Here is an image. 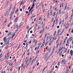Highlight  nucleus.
<instances>
[{
    "mask_svg": "<svg viewBox=\"0 0 73 73\" xmlns=\"http://www.w3.org/2000/svg\"><path fill=\"white\" fill-rule=\"evenodd\" d=\"M66 39H65L64 40V43H65L66 41Z\"/></svg>",
    "mask_w": 73,
    "mask_h": 73,
    "instance_id": "nucleus-55",
    "label": "nucleus"
},
{
    "mask_svg": "<svg viewBox=\"0 0 73 73\" xmlns=\"http://www.w3.org/2000/svg\"><path fill=\"white\" fill-rule=\"evenodd\" d=\"M33 7H31V8H30V10H31V11H32V9H33Z\"/></svg>",
    "mask_w": 73,
    "mask_h": 73,
    "instance_id": "nucleus-54",
    "label": "nucleus"
},
{
    "mask_svg": "<svg viewBox=\"0 0 73 73\" xmlns=\"http://www.w3.org/2000/svg\"><path fill=\"white\" fill-rule=\"evenodd\" d=\"M58 13H57L56 15V16L55 17V18H57V15H58Z\"/></svg>",
    "mask_w": 73,
    "mask_h": 73,
    "instance_id": "nucleus-49",
    "label": "nucleus"
},
{
    "mask_svg": "<svg viewBox=\"0 0 73 73\" xmlns=\"http://www.w3.org/2000/svg\"><path fill=\"white\" fill-rule=\"evenodd\" d=\"M9 1H7V2L6 3V4L7 5H8V4H9Z\"/></svg>",
    "mask_w": 73,
    "mask_h": 73,
    "instance_id": "nucleus-32",
    "label": "nucleus"
},
{
    "mask_svg": "<svg viewBox=\"0 0 73 73\" xmlns=\"http://www.w3.org/2000/svg\"><path fill=\"white\" fill-rule=\"evenodd\" d=\"M9 57V56H8L6 58V59H8Z\"/></svg>",
    "mask_w": 73,
    "mask_h": 73,
    "instance_id": "nucleus-53",
    "label": "nucleus"
},
{
    "mask_svg": "<svg viewBox=\"0 0 73 73\" xmlns=\"http://www.w3.org/2000/svg\"><path fill=\"white\" fill-rule=\"evenodd\" d=\"M44 44H45V40H43V42L42 44V46L40 47V48L42 49V48L44 47Z\"/></svg>",
    "mask_w": 73,
    "mask_h": 73,
    "instance_id": "nucleus-3",
    "label": "nucleus"
},
{
    "mask_svg": "<svg viewBox=\"0 0 73 73\" xmlns=\"http://www.w3.org/2000/svg\"><path fill=\"white\" fill-rule=\"evenodd\" d=\"M49 15H50V13H48V15L47 16V17H48L47 18H48L49 16Z\"/></svg>",
    "mask_w": 73,
    "mask_h": 73,
    "instance_id": "nucleus-25",
    "label": "nucleus"
},
{
    "mask_svg": "<svg viewBox=\"0 0 73 73\" xmlns=\"http://www.w3.org/2000/svg\"><path fill=\"white\" fill-rule=\"evenodd\" d=\"M46 57H48V54L46 53Z\"/></svg>",
    "mask_w": 73,
    "mask_h": 73,
    "instance_id": "nucleus-62",
    "label": "nucleus"
},
{
    "mask_svg": "<svg viewBox=\"0 0 73 73\" xmlns=\"http://www.w3.org/2000/svg\"><path fill=\"white\" fill-rule=\"evenodd\" d=\"M8 7V5L6 4L5 6V8H7V7Z\"/></svg>",
    "mask_w": 73,
    "mask_h": 73,
    "instance_id": "nucleus-17",
    "label": "nucleus"
},
{
    "mask_svg": "<svg viewBox=\"0 0 73 73\" xmlns=\"http://www.w3.org/2000/svg\"><path fill=\"white\" fill-rule=\"evenodd\" d=\"M23 1H22V2H21L20 3V4H21V5H20V6H21V4H23Z\"/></svg>",
    "mask_w": 73,
    "mask_h": 73,
    "instance_id": "nucleus-23",
    "label": "nucleus"
},
{
    "mask_svg": "<svg viewBox=\"0 0 73 73\" xmlns=\"http://www.w3.org/2000/svg\"><path fill=\"white\" fill-rule=\"evenodd\" d=\"M34 11V9H33L32 10H31V12L30 13V15H31V14H32V12H33V11Z\"/></svg>",
    "mask_w": 73,
    "mask_h": 73,
    "instance_id": "nucleus-27",
    "label": "nucleus"
},
{
    "mask_svg": "<svg viewBox=\"0 0 73 73\" xmlns=\"http://www.w3.org/2000/svg\"><path fill=\"white\" fill-rule=\"evenodd\" d=\"M55 20L56 21V23H57V21H58V19H55Z\"/></svg>",
    "mask_w": 73,
    "mask_h": 73,
    "instance_id": "nucleus-28",
    "label": "nucleus"
},
{
    "mask_svg": "<svg viewBox=\"0 0 73 73\" xmlns=\"http://www.w3.org/2000/svg\"><path fill=\"white\" fill-rule=\"evenodd\" d=\"M19 18L18 17H17L15 18V21H14V23H16L17 21V19H18Z\"/></svg>",
    "mask_w": 73,
    "mask_h": 73,
    "instance_id": "nucleus-8",
    "label": "nucleus"
},
{
    "mask_svg": "<svg viewBox=\"0 0 73 73\" xmlns=\"http://www.w3.org/2000/svg\"><path fill=\"white\" fill-rule=\"evenodd\" d=\"M48 38H49V36H47V37L46 38V40H48Z\"/></svg>",
    "mask_w": 73,
    "mask_h": 73,
    "instance_id": "nucleus-52",
    "label": "nucleus"
},
{
    "mask_svg": "<svg viewBox=\"0 0 73 73\" xmlns=\"http://www.w3.org/2000/svg\"><path fill=\"white\" fill-rule=\"evenodd\" d=\"M9 40H8L7 41V43H6V45H7V46H8V45H9Z\"/></svg>",
    "mask_w": 73,
    "mask_h": 73,
    "instance_id": "nucleus-12",
    "label": "nucleus"
},
{
    "mask_svg": "<svg viewBox=\"0 0 73 73\" xmlns=\"http://www.w3.org/2000/svg\"><path fill=\"white\" fill-rule=\"evenodd\" d=\"M39 5H40V3H38L36 5V9H37V8L39 6Z\"/></svg>",
    "mask_w": 73,
    "mask_h": 73,
    "instance_id": "nucleus-5",
    "label": "nucleus"
},
{
    "mask_svg": "<svg viewBox=\"0 0 73 73\" xmlns=\"http://www.w3.org/2000/svg\"><path fill=\"white\" fill-rule=\"evenodd\" d=\"M15 35H16V34H15V33H14L12 36H13V37H15Z\"/></svg>",
    "mask_w": 73,
    "mask_h": 73,
    "instance_id": "nucleus-47",
    "label": "nucleus"
},
{
    "mask_svg": "<svg viewBox=\"0 0 73 73\" xmlns=\"http://www.w3.org/2000/svg\"><path fill=\"white\" fill-rule=\"evenodd\" d=\"M73 40V38L72 37H70L69 39H68L67 41V43H68L69 42V41H70V42H71L72 41V40Z\"/></svg>",
    "mask_w": 73,
    "mask_h": 73,
    "instance_id": "nucleus-2",
    "label": "nucleus"
},
{
    "mask_svg": "<svg viewBox=\"0 0 73 73\" xmlns=\"http://www.w3.org/2000/svg\"><path fill=\"white\" fill-rule=\"evenodd\" d=\"M64 61H65L64 62ZM63 63H64V65H66V60L65 61V59H63L61 62V64H63Z\"/></svg>",
    "mask_w": 73,
    "mask_h": 73,
    "instance_id": "nucleus-1",
    "label": "nucleus"
},
{
    "mask_svg": "<svg viewBox=\"0 0 73 73\" xmlns=\"http://www.w3.org/2000/svg\"><path fill=\"white\" fill-rule=\"evenodd\" d=\"M37 57H38V55H36V56L35 58V60H36V58H37Z\"/></svg>",
    "mask_w": 73,
    "mask_h": 73,
    "instance_id": "nucleus-40",
    "label": "nucleus"
},
{
    "mask_svg": "<svg viewBox=\"0 0 73 73\" xmlns=\"http://www.w3.org/2000/svg\"><path fill=\"white\" fill-rule=\"evenodd\" d=\"M12 20V17L10 16V20Z\"/></svg>",
    "mask_w": 73,
    "mask_h": 73,
    "instance_id": "nucleus-63",
    "label": "nucleus"
},
{
    "mask_svg": "<svg viewBox=\"0 0 73 73\" xmlns=\"http://www.w3.org/2000/svg\"><path fill=\"white\" fill-rule=\"evenodd\" d=\"M4 46H5V45H3L1 46L2 48H3L4 47Z\"/></svg>",
    "mask_w": 73,
    "mask_h": 73,
    "instance_id": "nucleus-46",
    "label": "nucleus"
},
{
    "mask_svg": "<svg viewBox=\"0 0 73 73\" xmlns=\"http://www.w3.org/2000/svg\"><path fill=\"white\" fill-rule=\"evenodd\" d=\"M56 14V12H55L54 13V14L53 15V16H55V14Z\"/></svg>",
    "mask_w": 73,
    "mask_h": 73,
    "instance_id": "nucleus-58",
    "label": "nucleus"
},
{
    "mask_svg": "<svg viewBox=\"0 0 73 73\" xmlns=\"http://www.w3.org/2000/svg\"><path fill=\"white\" fill-rule=\"evenodd\" d=\"M11 63H12V62L11 61L9 62V65H11Z\"/></svg>",
    "mask_w": 73,
    "mask_h": 73,
    "instance_id": "nucleus-26",
    "label": "nucleus"
},
{
    "mask_svg": "<svg viewBox=\"0 0 73 73\" xmlns=\"http://www.w3.org/2000/svg\"><path fill=\"white\" fill-rule=\"evenodd\" d=\"M58 45H59V44H58L57 45H56V48H58Z\"/></svg>",
    "mask_w": 73,
    "mask_h": 73,
    "instance_id": "nucleus-36",
    "label": "nucleus"
},
{
    "mask_svg": "<svg viewBox=\"0 0 73 73\" xmlns=\"http://www.w3.org/2000/svg\"><path fill=\"white\" fill-rule=\"evenodd\" d=\"M39 52H40V50H38L36 53V54H37L38 53H39Z\"/></svg>",
    "mask_w": 73,
    "mask_h": 73,
    "instance_id": "nucleus-30",
    "label": "nucleus"
},
{
    "mask_svg": "<svg viewBox=\"0 0 73 73\" xmlns=\"http://www.w3.org/2000/svg\"><path fill=\"white\" fill-rule=\"evenodd\" d=\"M45 68H44L42 71V73H43L44 71H45Z\"/></svg>",
    "mask_w": 73,
    "mask_h": 73,
    "instance_id": "nucleus-35",
    "label": "nucleus"
},
{
    "mask_svg": "<svg viewBox=\"0 0 73 73\" xmlns=\"http://www.w3.org/2000/svg\"><path fill=\"white\" fill-rule=\"evenodd\" d=\"M52 41H51V42L49 44V45H51V44H52Z\"/></svg>",
    "mask_w": 73,
    "mask_h": 73,
    "instance_id": "nucleus-51",
    "label": "nucleus"
},
{
    "mask_svg": "<svg viewBox=\"0 0 73 73\" xmlns=\"http://www.w3.org/2000/svg\"><path fill=\"white\" fill-rule=\"evenodd\" d=\"M15 9H16V7H15V6L13 7V11H12V12H15Z\"/></svg>",
    "mask_w": 73,
    "mask_h": 73,
    "instance_id": "nucleus-11",
    "label": "nucleus"
},
{
    "mask_svg": "<svg viewBox=\"0 0 73 73\" xmlns=\"http://www.w3.org/2000/svg\"><path fill=\"white\" fill-rule=\"evenodd\" d=\"M69 17V15H68V14L67 13H66V17H65V19H67Z\"/></svg>",
    "mask_w": 73,
    "mask_h": 73,
    "instance_id": "nucleus-6",
    "label": "nucleus"
},
{
    "mask_svg": "<svg viewBox=\"0 0 73 73\" xmlns=\"http://www.w3.org/2000/svg\"><path fill=\"white\" fill-rule=\"evenodd\" d=\"M13 13H14V12L13 11H12L11 13L10 14V15L11 17H12V16H13Z\"/></svg>",
    "mask_w": 73,
    "mask_h": 73,
    "instance_id": "nucleus-10",
    "label": "nucleus"
},
{
    "mask_svg": "<svg viewBox=\"0 0 73 73\" xmlns=\"http://www.w3.org/2000/svg\"><path fill=\"white\" fill-rule=\"evenodd\" d=\"M31 61H32V58H30L29 60V61H30V62H31Z\"/></svg>",
    "mask_w": 73,
    "mask_h": 73,
    "instance_id": "nucleus-39",
    "label": "nucleus"
},
{
    "mask_svg": "<svg viewBox=\"0 0 73 73\" xmlns=\"http://www.w3.org/2000/svg\"><path fill=\"white\" fill-rule=\"evenodd\" d=\"M54 68H52L51 70V72H53V70H54Z\"/></svg>",
    "mask_w": 73,
    "mask_h": 73,
    "instance_id": "nucleus-34",
    "label": "nucleus"
},
{
    "mask_svg": "<svg viewBox=\"0 0 73 73\" xmlns=\"http://www.w3.org/2000/svg\"><path fill=\"white\" fill-rule=\"evenodd\" d=\"M59 56H61L62 55V51H61V52L59 53Z\"/></svg>",
    "mask_w": 73,
    "mask_h": 73,
    "instance_id": "nucleus-20",
    "label": "nucleus"
},
{
    "mask_svg": "<svg viewBox=\"0 0 73 73\" xmlns=\"http://www.w3.org/2000/svg\"><path fill=\"white\" fill-rule=\"evenodd\" d=\"M11 8H12V4H11V5L10 6L9 10L11 11Z\"/></svg>",
    "mask_w": 73,
    "mask_h": 73,
    "instance_id": "nucleus-21",
    "label": "nucleus"
},
{
    "mask_svg": "<svg viewBox=\"0 0 73 73\" xmlns=\"http://www.w3.org/2000/svg\"><path fill=\"white\" fill-rule=\"evenodd\" d=\"M4 18V16H2L1 18V19H2V20H3V19Z\"/></svg>",
    "mask_w": 73,
    "mask_h": 73,
    "instance_id": "nucleus-31",
    "label": "nucleus"
},
{
    "mask_svg": "<svg viewBox=\"0 0 73 73\" xmlns=\"http://www.w3.org/2000/svg\"><path fill=\"white\" fill-rule=\"evenodd\" d=\"M69 27V25H68L67 26V27H65V29H68V28Z\"/></svg>",
    "mask_w": 73,
    "mask_h": 73,
    "instance_id": "nucleus-24",
    "label": "nucleus"
},
{
    "mask_svg": "<svg viewBox=\"0 0 73 73\" xmlns=\"http://www.w3.org/2000/svg\"><path fill=\"white\" fill-rule=\"evenodd\" d=\"M52 11L51 10L50 12V16H51V15H52Z\"/></svg>",
    "mask_w": 73,
    "mask_h": 73,
    "instance_id": "nucleus-33",
    "label": "nucleus"
},
{
    "mask_svg": "<svg viewBox=\"0 0 73 73\" xmlns=\"http://www.w3.org/2000/svg\"><path fill=\"white\" fill-rule=\"evenodd\" d=\"M34 6H35V3H33V5L32 6V7H34Z\"/></svg>",
    "mask_w": 73,
    "mask_h": 73,
    "instance_id": "nucleus-50",
    "label": "nucleus"
},
{
    "mask_svg": "<svg viewBox=\"0 0 73 73\" xmlns=\"http://www.w3.org/2000/svg\"><path fill=\"white\" fill-rule=\"evenodd\" d=\"M11 36H9L8 38V39H9V40H11Z\"/></svg>",
    "mask_w": 73,
    "mask_h": 73,
    "instance_id": "nucleus-45",
    "label": "nucleus"
},
{
    "mask_svg": "<svg viewBox=\"0 0 73 73\" xmlns=\"http://www.w3.org/2000/svg\"><path fill=\"white\" fill-rule=\"evenodd\" d=\"M29 28V26H27V29H28Z\"/></svg>",
    "mask_w": 73,
    "mask_h": 73,
    "instance_id": "nucleus-41",
    "label": "nucleus"
},
{
    "mask_svg": "<svg viewBox=\"0 0 73 73\" xmlns=\"http://www.w3.org/2000/svg\"><path fill=\"white\" fill-rule=\"evenodd\" d=\"M11 33H12V32H11L9 33L8 34V36H9V35H11Z\"/></svg>",
    "mask_w": 73,
    "mask_h": 73,
    "instance_id": "nucleus-14",
    "label": "nucleus"
},
{
    "mask_svg": "<svg viewBox=\"0 0 73 73\" xmlns=\"http://www.w3.org/2000/svg\"><path fill=\"white\" fill-rule=\"evenodd\" d=\"M32 43V40H30V42H29V44H30Z\"/></svg>",
    "mask_w": 73,
    "mask_h": 73,
    "instance_id": "nucleus-42",
    "label": "nucleus"
},
{
    "mask_svg": "<svg viewBox=\"0 0 73 73\" xmlns=\"http://www.w3.org/2000/svg\"><path fill=\"white\" fill-rule=\"evenodd\" d=\"M64 31H65V30L64 29H63L62 31V32H61L62 33H63L64 32Z\"/></svg>",
    "mask_w": 73,
    "mask_h": 73,
    "instance_id": "nucleus-48",
    "label": "nucleus"
},
{
    "mask_svg": "<svg viewBox=\"0 0 73 73\" xmlns=\"http://www.w3.org/2000/svg\"><path fill=\"white\" fill-rule=\"evenodd\" d=\"M18 32V30L17 29L15 31V33H17Z\"/></svg>",
    "mask_w": 73,
    "mask_h": 73,
    "instance_id": "nucleus-57",
    "label": "nucleus"
},
{
    "mask_svg": "<svg viewBox=\"0 0 73 73\" xmlns=\"http://www.w3.org/2000/svg\"><path fill=\"white\" fill-rule=\"evenodd\" d=\"M29 61V59H28V57H27L25 59V62H26L27 61V62H28Z\"/></svg>",
    "mask_w": 73,
    "mask_h": 73,
    "instance_id": "nucleus-7",
    "label": "nucleus"
},
{
    "mask_svg": "<svg viewBox=\"0 0 73 73\" xmlns=\"http://www.w3.org/2000/svg\"><path fill=\"white\" fill-rule=\"evenodd\" d=\"M27 48L26 49H27V48H28V45H27V44H26V46L25 47V48Z\"/></svg>",
    "mask_w": 73,
    "mask_h": 73,
    "instance_id": "nucleus-38",
    "label": "nucleus"
},
{
    "mask_svg": "<svg viewBox=\"0 0 73 73\" xmlns=\"http://www.w3.org/2000/svg\"><path fill=\"white\" fill-rule=\"evenodd\" d=\"M35 68V66L34 65V66H33V67L32 69H34V68Z\"/></svg>",
    "mask_w": 73,
    "mask_h": 73,
    "instance_id": "nucleus-56",
    "label": "nucleus"
},
{
    "mask_svg": "<svg viewBox=\"0 0 73 73\" xmlns=\"http://www.w3.org/2000/svg\"><path fill=\"white\" fill-rule=\"evenodd\" d=\"M56 34V31H55L54 33V36H55Z\"/></svg>",
    "mask_w": 73,
    "mask_h": 73,
    "instance_id": "nucleus-22",
    "label": "nucleus"
},
{
    "mask_svg": "<svg viewBox=\"0 0 73 73\" xmlns=\"http://www.w3.org/2000/svg\"><path fill=\"white\" fill-rule=\"evenodd\" d=\"M13 42L11 43L10 44V46H12V45H13Z\"/></svg>",
    "mask_w": 73,
    "mask_h": 73,
    "instance_id": "nucleus-29",
    "label": "nucleus"
},
{
    "mask_svg": "<svg viewBox=\"0 0 73 73\" xmlns=\"http://www.w3.org/2000/svg\"><path fill=\"white\" fill-rule=\"evenodd\" d=\"M46 36H47V34H46L45 35L44 37V39H45V38H46Z\"/></svg>",
    "mask_w": 73,
    "mask_h": 73,
    "instance_id": "nucleus-16",
    "label": "nucleus"
},
{
    "mask_svg": "<svg viewBox=\"0 0 73 73\" xmlns=\"http://www.w3.org/2000/svg\"><path fill=\"white\" fill-rule=\"evenodd\" d=\"M54 20V18H52L51 20V22H52L53 21V20Z\"/></svg>",
    "mask_w": 73,
    "mask_h": 73,
    "instance_id": "nucleus-59",
    "label": "nucleus"
},
{
    "mask_svg": "<svg viewBox=\"0 0 73 73\" xmlns=\"http://www.w3.org/2000/svg\"><path fill=\"white\" fill-rule=\"evenodd\" d=\"M69 70H66V73H69Z\"/></svg>",
    "mask_w": 73,
    "mask_h": 73,
    "instance_id": "nucleus-13",
    "label": "nucleus"
},
{
    "mask_svg": "<svg viewBox=\"0 0 73 73\" xmlns=\"http://www.w3.org/2000/svg\"><path fill=\"white\" fill-rule=\"evenodd\" d=\"M66 7H67V4H66V5H65L64 10H65V9H66Z\"/></svg>",
    "mask_w": 73,
    "mask_h": 73,
    "instance_id": "nucleus-19",
    "label": "nucleus"
},
{
    "mask_svg": "<svg viewBox=\"0 0 73 73\" xmlns=\"http://www.w3.org/2000/svg\"><path fill=\"white\" fill-rule=\"evenodd\" d=\"M23 22H21L20 23V25H22V24H23Z\"/></svg>",
    "mask_w": 73,
    "mask_h": 73,
    "instance_id": "nucleus-64",
    "label": "nucleus"
},
{
    "mask_svg": "<svg viewBox=\"0 0 73 73\" xmlns=\"http://www.w3.org/2000/svg\"><path fill=\"white\" fill-rule=\"evenodd\" d=\"M17 29H20V27H19V26L17 28Z\"/></svg>",
    "mask_w": 73,
    "mask_h": 73,
    "instance_id": "nucleus-61",
    "label": "nucleus"
},
{
    "mask_svg": "<svg viewBox=\"0 0 73 73\" xmlns=\"http://www.w3.org/2000/svg\"><path fill=\"white\" fill-rule=\"evenodd\" d=\"M40 21H38V24H40Z\"/></svg>",
    "mask_w": 73,
    "mask_h": 73,
    "instance_id": "nucleus-37",
    "label": "nucleus"
},
{
    "mask_svg": "<svg viewBox=\"0 0 73 73\" xmlns=\"http://www.w3.org/2000/svg\"><path fill=\"white\" fill-rule=\"evenodd\" d=\"M3 60V58H2L1 59H0V61H2V60Z\"/></svg>",
    "mask_w": 73,
    "mask_h": 73,
    "instance_id": "nucleus-44",
    "label": "nucleus"
},
{
    "mask_svg": "<svg viewBox=\"0 0 73 73\" xmlns=\"http://www.w3.org/2000/svg\"><path fill=\"white\" fill-rule=\"evenodd\" d=\"M73 51L71 50L70 51V54L71 56H73Z\"/></svg>",
    "mask_w": 73,
    "mask_h": 73,
    "instance_id": "nucleus-9",
    "label": "nucleus"
},
{
    "mask_svg": "<svg viewBox=\"0 0 73 73\" xmlns=\"http://www.w3.org/2000/svg\"><path fill=\"white\" fill-rule=\"evenodd\" d=\"M18 26H19V24H17L16 25V26H15V27H16V28H17L18 27Z\"/></svg>",
    "mask_w": 73,
    "mask_h": 73,
    "instance_id": "nucleus-18",
    "label": "nucleus"
},
{
    "mask_svg": "<svg viewBox=\"0 0 73 73\" xmlns=\"http://www.w3.org/2000/svg\"><path fill=\"white\" fill-rule=\"evenodd\" d=\"M10 11L11 10H7L5 13L6 15H9V13H10Z\"/></svg>",
    "mask_w": 73,
    "mask_h": 73,
    "instance_id": "nucleus-4",
    "label": "nucleus"
},
{
    "mask_svg": "<svg viewBox=\"0 0 73 73\" xmlns=\"http://www.w3.org/2000/svg\"><path fill=\"white\" fill-rule=\"evenodd\" d=\"M29 63H28V64H27L26 66V68H28V66L29 65Z\"/></svg>",
    "mask_w": 73,
    "mask_h": 73,
    "instance_id": "nucleus-15",
    "label": "nucleus"
},
{
    "mask_svg": "<svg viewBox=\"0 0 73 73\" xmlns=\"http://www.w3.org/2000/svg\"><path fill=\"white\" fill-rule=\"evenodd\" d=\"M61 24V21H60L59 23V25H60Z\"/></svg>",
    "mask_w": 73,
    "mask_h": 73,
    "instance_id": "nucleus-60",
    "label": "nucleus"
},
{
    "mask_svg": "<svg viewBox=\"0 0 73 73\" xmlns=\"http://www.w3.org/2000/svg\"><path fill=\"white\" fill-rule=\"evenodd\" d=\"M25 8V5H24L23 7V9H24V8Z\"/></svg>",
    "mask_w": 73,
    "mask_h": 73,
    "instance_id": "nucleus-43",
    "label": "nucleus"
}]
</instances>
